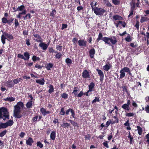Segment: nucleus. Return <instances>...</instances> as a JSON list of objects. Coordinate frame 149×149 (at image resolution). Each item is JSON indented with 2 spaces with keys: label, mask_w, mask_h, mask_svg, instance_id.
<instances>
[{
  "label": "nucleus",
  "mask_w": 149,
  "mask_h": 149,
  "mask_svg": "<svg viewBox=\"0 0 149 149\" xmlns=\"http://www.w3.org/2000/svg\"><path fill=\"white\" fill-rule=\"evenodd\" d=\"M112 1L115 5H118L120 4L119 0H112Z\"/></svg>",
  "instance_id": "46"
},
{
  "label": "nucleus",
  "mask_w": 149,
  "mask_h": 149,
  "mask_svg": "<svg viewBox=\"0 0 149 149\" xmlns=\"http://www.w3.org/2000/svg\"><path fill=\"white\" fill-rule=\"evenodd\" d=\"M102 36L103 35L102 33L101 32H100L98 35V38H97L96 41H97V42H98L100 40H102L105 42V41H104V39H105V38H107V37H102Z\"/></svg>",
  "instance_id": "20"
},
{
  "label": "nucleus",
  "mask_w": 149,
  "mask_h": 149,
  "mask_svg": "<svg viewBox=\"0 0 149 149\" xmlns=\"http://www.w3.org/2000/svg\"><path fill=\"white\" fill-rule=\"evenodd\" d=\"M78 45L80 46L86 47V45L87 41L83 39H80L78 41Z\"/></svg>",
  "instance_id": "12"
},
{
  "label": "nucleus",
  "mask_w": 149,
  "mask_h": 149,
  "mask_svg": "<svg viewBox=\"0 0 149 149\" xmlns=\"http://www.w3.org/2000/svg\"><path fill=\"white\" fill-rule=\"evenodd\" d=\"M24 8V5H22L20 6H19L17 8H16L15 7H13L12 8L13 10H14L13 12H15L17 11H22Z\"/></svg>",
  "instance_id": "21"
},
{
  "label": "nucleus",
  "mask_w": 149,
  "mask_h": 149,
  "mask_svg": "<svg viewBox=\"0 0 149 149\" xmlns=\"http://www.w3.org/2000/svg\"><path fill=\"white\" fill-rule=\"evenodd\" d=\"M43 66H41L40 65H39L38 64H36L35 66V67L36 68H37L39 69H41L42 68Z\"/></svg>",
  "instance_id": "62"
},
{
  "label": "nucleus",
  "mask_w": 149,
  "mask_h": 149,
  "mask_svg": "<svg viewBox=\"0 0 149 149\" xmlns=\"http://www.w3.org/2000/svg\"><path fill=\"white\" fill-rule=\"evenodd\" d=\"M112 122L111 120L107 121L106 124V127H107L111 124H112Z\"/></svg>",
  "instance_id": "55"
},
{
  "label": "nucleus",
  "mask_w": 149,
  "mask_h": 149,
  "mask_svg": "<svg viewBox=\"0 0 149 149\" xmlns=\"http://www.w3.org/2000/svg\"><path fill=\"white\" fill-rule=\"evenodd\" d=\"M71 113L72 117L74 118H75V113L74 110L73 109H72V110H71Z\"/></svg>",
  "instance_id": "61"
},
{
  "label": "nucleus",
  "mask_w": 149,
  "mask_h": 149,
  "mask_svg": "<svg viewBox=\"0 0 149 149\" xmlns=\"http://www.w3.org/2000/svg\"><path fill=\"white\" fill-rule=\"evenodd\" d=\"M113 20H121L123 19L122 17L118 15H115L113 16Z\"/></svg>",
  "instance_id": "24"
},
{
  "label": "nucleus",
  "mask_w": 149,
  "mask_h": 149,
  "mask_svg": "<svg viewBox=\"0 0 149 149\" xmlns=\"http://www.w3.org/2000/svg\"><path fill=\"white\" fill-rule=\"evenodd\" d=\"M136 4L135 3H133L131 5L130 10L134 11L135 8Z\"/></svg>",
  "instance_id": "57"
},
{
  "label": "nucleus",
  "mask_w": 149,
  "mask_h": 149,
  "mask_svg": "<svg viewBox=\"0 0 149 149\" xmlns=\"http://www.w3.org/2000/svg\"><path fill=\"white\" fill-rule=\"evenodd\" d=\"M56 137V132L55 131H52L50 135V137L51 139L54 140Z\"/></svg>",
  "instance_id": "25"
},
{
  "label": "nucleus",
  "mask_w": 149,
  "mask_h": 149,
  "mask_svg": "<svg viewBox=\"0 0 149 149\" xmlns=\"http://www.w3.org/2000/svg\"><path fill=\"white\" fill-rule=\"evenodd\" d=\"M121 107L124 109L127 110L128 111H129L130 109L129 106L125 104H124L123 105H122L121 106Z\"/></svg>",
  "instance_id": "34"
},
{
  "label": "nucleus",
  "mask_w": 149,
  "mask_h": 149,
  "mask_svg": "<svg viewBox=\"0 0 149 149\" xmlns=\"http://www.w3.org/2000/svg\"><path fill=\"white\" fill-rule=\"evenodd\" d=\"M56 49L57 50L61 51L62 49V46L60 45H56Z\"/></svg>",
  "instance_id": "50"
},
{
  "label": "nucleus",
  "mask_w": 149,
  "mask_h": 149,
  "mask_svg": "<svg viewBox=\"0 0 149 149\" xmlns=\"http://www.w3.org/2000/svg\"><path fill=\"white\" fill-rule=\"evenodd\" d=\"M82 77L84 78H90V75L89 72L87 70H84L82 74Z\"/></svg>",
  "instance_id": "11"
},
{
  "label": "nucleus",
  "mask_w": 149,
  "mask_h": 149,
  "mask_svg": "<svg viewBox=\"0 0 149 149\" xmlns=\"http://www.w3.org/2000/svg\"><path fill=\"white\" fill-rule=\"evenodd\" d=\"M24 8L23 10H22L21 12L19 13L18 14L17 16V17L18 18L21 19V15H25L26 14V9H25V7L24 6Z\"/></svg>",
  "instance_id": "14"
},
{
  "label": "nucleus",
  "mask_w": 149,
  "mask_h": 149,
  "mask_svg": "<svg viewBox=\"0 0 149 149\" xmlns=\"http://www.w3.org/2000/svg\"><path fill=\"white\" fill-rule=\"evenodd\" d=\"M137 128L138 133L139 135H141L142 133V129L140 126H138L137 127Z\"/></svg>",
  "instance_id": "37"
},
{
  "label": "nucleus",
  "mask_w": 149,
  "mask_h": 149,
  "mask_svg": "<svg viewBox=\"0 0 149 149\" xmlns=\"http://www.w3.org/2000/svg\"><path fill=\"white\" fill-rule=\"evenodd\" d=\"M32 101L31 100L29 101L26 104V106L27 109L30 108L32 107Z\"/></svg>",
  "instance_id": "30"
},
{
  "label": "nucleus",
  "mask_w": 149,
  "mask_h": 149,
  "mask_svg": "<svg viewBox=\"0 0 149 149\" xmlns=\"http://www.w3.org/2000/svg\"><path fill=\"white\" fill-rule=\"evenodd\" d=\"M67 121H70V123L74 127L77 126V127H79V124H78L75 121H73L72 120H70L69 119L67 120Z\"/></svg>",
  "instance_id": "31"
},
{
  "label": "nucleus",
  "mask_w": 149,
  "mask_h": 149,
  "mask_svg": "<svg viewBox=\"0 0 149 149\" xmlns=\"http://www.w3.org/2000/svg\"><path fill=\"white\" fill-rule=\"evenodd\" d=\"M56 13V10L55 9H54L50 12L49 16L50 17V19L51 21H53V19L55 17V15Z\"/></svg>",
  "instance_id": "9"
},
{
  "label": "nucleus",
  "mask_w": 149,
  "mask_h": 149,
  "mask_svg": "<svg viewBox=\"0 0 149 149\" xmlns=\"http://www.w3.org/2000/svg\"><path fill=\"white\" fill-rule=\"evenodd\" d=\"M125 69H126V72H127L128 73V74L130 75H131L132 74L131 73V71L130 70L129 68L127 67H125Z\"/></svg>",
  "instance_id": "56"
},
{
  "label": "nucleus",
  "mask_w": 149,
  "mask_h": 149,
  "mask_svg": "<svg viewBox=\"0 0 149 149\" xmlns=\"http://www.w3.org/2000/svg\"><path fill=\"white\" fill-rule=\"evenodd\" d=\"M84 138L86 140H90L91 138V135L90 134H88L87 135L85 136Z\"/></svg>",
  "instance_id": "52"
},
{
  "label": "nucleus",
  "mask_w": 149,
  "mask_h": 149,
  "mask_svg": "<svg viewBox=\"0 0 149 149\" xmlns=\"http://www.w3.org/2000/svg\"><path fill=\"white\" fill-rule=\"evenodd\" d=\"M145 111H146L147 113H149V105H147L145 107Z\"/></svg>",
  "instance_id": "64"
},
{
  "label": "nucleus",
  "mask_w": 149,
  "mask_h": 149,
  "mask_svg": "<svg viewBox=\"0 0 149 149\" xmlns=\"http://www.w3.org/2000/svg\"><path fill=\"white\" fill-rule=\"evenodd\" d=\"M9 118V113L7 108L3 107L0 108V118L5 120Z\"/></svg>",
  "instance_id": "2"
},
{
  "label": "nucleus",
  "mask_w": 149,
  "mask_h": 149,
  "mask_svg": "<svg viewBox=\"0 0 149 149\" xmlns=\"http://www.w3.org/2000/svg\"><path fill=\"white\" fill-rule=\"evenodd\" d=\"M37 146L40 148H42L43 146V144L40 141L38 142L37 143Z\"/></svg>",
  "instance_id": "51"
},
{
  "label": "nucleus",
  "mask_w": 149,
  "mask_h": 149,
  "mask_svg": "<svg viewBox=\"0 0 149 149\" xmlns=\"http://www.w3.org/2000/svg\"><path fill=\"white\" fill-rule=\"evenodd\" d=\"M125 67H124L122 68L121 70L120 71V77L119 79H122L124 78L125 76V72H126V71Z\"/></svg>",
  "instance_id": "10"
},
{
  "label": "nucleus",
  "mask_w": 149,
  "mask_h": 149,
  "mask_svg": "<svg viewBox=\"0 0 149 149\" xmlns=\"http://www.w3.org/2000/svg\"><path fill=\"white\" fill-rule=\"evenodd\" d=\"M5 100L10 102L13 101L15 100V98L12 97H9L5 99Z\"/></svg>",
  "instance_id": "43"
},
{
  "label": "nucleus",
  "mask_w": 149,
  "mask_h": 149,
  "mask_svg": "<svg viewBox=\"0 0 149 149\" xmlns=\"http://www.w3.org/2000/svg\"><path fill=\"white\" fill-rule=\"evenodd\" d=\"M53 64L52 63H49L47 64L46 66V68L48 70H50L51 68H52L53 67Z\"/></svg>",
  "instance_id": "36"
},
{
  "label": "nucleus",
  "mask_w": 149,
  "mask_h": 149,
  "mask_svg": "<svg viewBox=\"0 0 149 149\" xmlns=\"http://www.w3.org/2000/svg\"><path fill=\"white\" fill-rule=\"evenodd\" d=\"M24 107V104L22 102H18L14 106L13 116L15 118H19L22 117L23 115L20 114L21 109Z\"/></svg>",
  "instance_id": "1"
},
{
  "label": "nucleus",
  "mask_w": 149,
  "mask_h": 149,
  "mask_svg": "<svg viewBox=\"0 0 149 149\" xmlns=\"http://www.w3.org/2000/svg\"><path fill=\"white\" fill-rule=\"evenodd\" d=\"M111 66L112 65L111 64H106V65L104 66L103 67L104 70L106 71H108Z\"/></svg>",
  "instance_id": "26"
},
{
  "label": "nucleus",
  "mask_w": 149,
  "mask_h": 149,
  "mask_svg": "<svg viewBox=\"0 0 149 149\" xmlns=\"http://www.w3.org/2000/svg\"><path fill=\"white\" fill-rule=\"evenodd\" d=\"M48 44H46L44 42H41L39 44V46L43 50H46L47 48Z\"/></svg>",
  "instance_id": "19"
},
{
  "label": "nucleus",
  "mask_w": 149,
  "mask_h": 149,
  "mask_svg": "<svg viewBox=\"0 0 149 149\" xmlns=\"http://www.w3.org/2000/svg\"><path fill=\"white\" fill-rule=\"evenodd\" d=\"M103 144L104 146L106 147L107 148H109V146L108 144V141H105L104 142H103Z\"/></svg>",
  "instance_id": "59"
},
{
  "label": "nucleus",
  "mask_w": 149,
  "mask_h": 149,
  "mask_svg": "<svg viewBox=\"0 0 149 149\" xmlns=\"http://www.w3.org/2000/svg\"><path fill=\"white\" fill-rule=\"evenodd\" d=\"M95 84L93 82H91L88 86L89 90L85 93H88L89 91H91L94 88Z\"/></svg>",
  "instance_id": "22"
},
{
  "label": "nucleus",
  "mask_w": 149,
  "mask_h": 149,
  "mask_svg": "<svg viewBox=\"0 0 149 149\" xmlns=\"http://www.w3.org/2000/svg\"><path fill=\"white\" fill-rule=\"evenodd\" d=\"M78 41V38H73L72 40V42L73 43V44H76L77 43V41Z\"/></svg>",
  "instance_id": "58"
},
{
  "label": "nucleus",
  "mask_w": 149,
  "mask_h": 149,
  "mask_svg": "<svg viewBox=\"0 0 149 149\" xmlns=\"http://www.w3.org/2000/svg\"><path fill=\"white\" fill-rule=\"evenodd\" d=\"M134 114L133 113H127L125 114L126 116L132 117L134 116Z\"/></svg>",
  "instance_id": "49"
},
{
  "label": "nucleus",
  "mask_w": 149,
  "mask_h": 149,
  "mask_svg": "<svg viewBox=\"0 0 149 149\" xmlns=\"http://www.w3.org/2000/svg\"><path fill=\"white\" fill-rule=\"evenodd\" d=\"M54 52L56 53V54L55 55L56 58L58 59H59L62 56L61 53V52H58L57 51Z\"/></svg>",
  "instance_id": "33"
},
{
  "label": "nucleus",
  "mask_w": 149,
  "mask_h": 149,
  "mask_svg": "<svg viewBox=\"0 0 149 149\" xmlns=\"http://www.w3.org/2000/svg\"><path fill=\"white\" fill-rule=\"evenodd\" d=\"M13 123L14 122L12 120H9L5 123H2L0 124V129L6 128L8 126H11Z\"/></svg>",
  "instance_id": "5"
},
{
  "label": "nucleus",
  "mask_w": 149,
  "mask_h": 149,
  "mask_svg": "<svg viewBox=\"0 0 149 149\" xmlns=\"http://www.w3.org/2000/svg\"><path fill=\"white\" fill-rule=\"evenodd\" d=\"M96 70L97 71L100 76V80L101 81H103L104 77V74L102 71L98 69H97Z\"/></svg>",
  "instance_id": "8"
},
{
  "label": "nucleus",
  "mask_w": 149,
  "mask_h": 149,
  "mask_svg": "<svg viewBox=\"0 0 149 149\" xmlns=\"http://www.w3.org/2000/svg\"><path fill=\"white\" fill-rule=\"evenodd\" d=\"M22 80L21 78L14 79L13 80V84H16L19 83V82Z\"/></svg>",
  "instance_id": "38"
},
{
  "label": "nucleus",
  "mask_w": 149,
  "mask_h": 149,
  "mask_svg": "<svg viewBox=\"0 0 149 149\" xmlns=\"http://www.w3.org/2000/svg\"><path fill=\"white\" fill-rule=\"evenodd\" d=\"M125 40L128 42H131L132 41V39L131 38L130 35L128 34L127 37L125 38Z\"/></svg>",
  "instance_id": "47"
},
{
  "label": "nucleus",
  "mask_w": 149,
  "mask_h": 149,
  "mask_svg": "<svg viewBox=\"0 0 149 149\" xmlns=\"http://www.w3.org/2000/svg\"><path fill=\"white\" fill-rule=\"evenodd\" d=\"M105 43V44H107L109 45H110V41L111 43V45L112 47V48H113V45H116L117 42V40L116 39V38L115 36H113L110 38L107 37V38H105L104 39Z\"/></svg>",
  "instance_id": "3"
},
{
  "label": "nucleus",
  "mask_w": 149,
  "mask_h": 149,
  "mask_svg": "<svg viewBox=\"0 0 149 149\" xmlns=\"http://www.w3.org/2000/svg\"><path fill=\"white\" fill-rule=\"evenodd\" d=\"M45 80L44 78L41 80L37 79L36 80V82L41 85H43L45 84Z\"/></svg>",
  "instance_id": "27"
},
{
  "label": "nucleus",
  "mask_w": 149,
  "mask_h": 149,
  "mask_svg": "<svg viewBox=\"0 0 149 149\" xmlns=\"http://www.w3.org/2000/svg\"><path fill=\"white\" fill-rule=\"evenodd\" d=\"M49 89L48 91L49 93H52L54 91V87L52 85H50L49 86Z\"/></svg>",
  "instance_id": "40"
},
{
  "label": "nucleus",
  "mask_w": 149,
  "mask_h": 149,
  "mask_svg": "<svg viewBox=\"0 0 149 149\" xmlns=\"http://www.w3.org/2000/svg\"><path fill=\"white\" fill-rule=\"evenodd\" d=\"M121 89H122L123 92L125 93H129V91L127 86L125 85H124L122 86L119 87Z\"/></svg>",
  "instance_id": "16"
},
{
  "label": "nucleus",
  "mask_w": 149,
  "mask_h": 149,
  "mask_svg": "<svg viewBox=\"0 0 149 149\" xmlns=\"http://www.w3.org/2000/svg\"><path fill=\"white\" fill-rule=\"evenodd\" d=\"M40 111L41 113H42L43 115L44 116L46 115L45 113L46 111V109H45L42 107V108L40 109Z\"/></svg>",
  "instance_id": "39"
},
{
  "label": "nucleus",
  "mask_w": 149,
  "mask_h": 149,
  "mask_svg": "<svg viewBox=\"0 0 149 149\" xmlns=\"http://www.w3.org/2000/svg\"><path fill=\"white\" fill-rule=\"evenodd\" d=\"M75 95V96H77L78 97H81L82 96L83 94L84 95H85L86 96H88L89 95V94H78V95L77 94H74Z\"/></svg>",
  "instance_id": "53"
},
{
  "label": "nucleus",
  "mask_w": 149,
  "mask_h": 149,
  "mask_svg": "<svg viewBox=\"0 0 149 149\" xmlns=\"http://www.w3.org/2000/svg\"><path fill=\"white\" fill-rule=\"evenodd\" d=\"M134 26L136 28L137 30H139V22L138 20H136Z\"/></svg>",
  "instance_id": "44"
},
{
  "label": "nucleus",
  "mask_w": 149,
  "mask_h": 149,
  "mask_svg": "<svg viewBox=\"0 0 149 149\" xmlns=\"http://www.w3.org/2000/svg\"><path fill=\"white\" fill-rule=\"evenodd\" d=\"M33 142V139L31 137H29L28 139L26 140V145L29 146H31Z\"/></svg>",
  "instance_id": "17"
},
{
  "label": "nucleus",
  "mask_w": 149,
  "mask_h": 149,
  "mask_svg": "<svg viewBox=\"0 0 149 149\" xmlns=\"http://www.w3.org/2000/svg\"><path fill=\"white\" fill-rule=\"evenodd\" d=\"M6 84L8 87L10 88H11L14 86V84L12 81L11 79L8 80V81L6 82Z\"/></svg>",
  "instance_id": "18"
},
{
  "label": "nucleus",
  "mask_w": 149,
  "mask_h": 149,
  "mask_svg": "<svg viewBox=\"0 0 149 149\" xmlns=\"http://www.w3.org/2000/svg\"><path fill=\"white\" fill-rule=\"evenodd\" d=\"M33 36L36 38H37L36 39H34V40L36 41L39 42H42V39L41 38V36L38 34H33Z\"/></svg>",
  "instance_id": "15"
},
{
  "label": "nucleus",
  "mask_w": 149,
  "mask_h": 149,
  "mask_svg": "<svg viewBox=\"0 0 149 149\" xmlns=\"http://www.w3.org/2000/svg\"><path fill=\"white\" fill-rule=\"evenodd\" d=\"M7 131L5 130L0 133V137H2L4 136L7 132Z\"/></svg>",
  "instance_id": "41"
},
{
  "label": "nucleus",
  "mask_w": 149,
  "mask_h": 149,
  "mask_svg": "<svg viewBox=\"0 0 149 149\" xmlns=\"http://www.w3.org/2000/svg\"><path fill=\"white\" fill-rule=\"evenodd\" d=\"M30 56L29 53L27 52H26L24 53V55L20 54H18L17 57L25 61H28L30 58Z\"/></svg>",
  "instance_id": "7"
},
{
  "label": "nucleus",
  "mask_w": 149,
  "mask_h": 149,
  "mask_svg": "<svg viewBox=\"0 0 149 149\" xmlns=\"http://www.w3.org/2000/svg\"><path fill=\"white\" fill-rule=\"evenodd\" d=\"M65 62L67 63V65H68V64H70L72 63V61L69 58H67L65 60Z\"/></svg>",
  "instance_id": "42"
},
{
  "label": "nucleus",
  "mask_w": 149,
  "mask_h": 149,
  "mask_svg": "<svg viewBox=\"0 0 149 149\" xmlns=\"http://www.w3.org/2000/svg\"><path fill=\"white\" fill-rule=\"evenodd\" d=\"M64 109L63 107L61 108V111L60 112V114L61 115L64 116L65 115V112L64 111Z\"/></svg>",
  "instance_id": "45"
},
{
  "label": "nucleus",
  "mask_w": 149,
  "mask_h": 149,
  "mask_svg": "<svg viewBox=\"0 0 149 149\" xmlns=\"http://www.w3.org/2000/svg\"><path fill=\"white\" fill-rule=\"evenodd\" d=\"M129 121L127 120V121L124 124V125L126 126H127L126 128L127 130H130L131 128L130 127V124L129 123Z\"/></svg>",
  "instance_id": "32"
},
{
  "label": "nucleus",
  "mask_w": 149,
  "mask_h": 149,
  "mask_svg": "<svg viewBox=\"0 0 149 149\" xmlns=\"http://www.w3.org/2000/svg\"><path fill=\"white\" fill-rule=\"evenodd\" d=\"M119 23L121 24V25L123 27H125L126 23L125 22L119 21Z\"/></svg>",
  "instance_id": "54"
},
{
  "label": "nucleus",
  "mask_w": 149,
  "mask_h": 149,
  "mask_svg": "<svg viewBox=\"0 0 149 149\" xmlns=\"http://www.w3.org/2000/svg\"><path fill=\"white\" fill-rule=\"evenodd\" d=\"M67 27V25L66 24H63L62 25L61 29L63 30L64 29L66 28Z\"/></svg>",
  "instance_id": "63"
},
{
  "label": "nucleus",
  "mask_w": 149,
  "mask_h": 149,
  "mask_svg": "<svg viewBox=\"0 0 149 149\" xmlns=\"http://www.w3.org/2000/svg\"><path fill=\"white\" fill-rule=\"evenodd\" d=\"M32 59L33 62H36L37 61H39L40 60V58L38 57H37L35 55L33 56L32 58Z\"/></svg>",
  "instance_id": "35"
},
{
  "label": "nucleus",
  "mask_w": 149,
  "mask_h": 149,
  "mask_svg": "<svg viewBox=\"0 0 149 149\" xmlns=\"http://www.w3.org/2000/svg\"><path fill=\"white\" fill-rule=\"evenodd\" d=\"M89 53L90 57L91 58H94V55L95 53V49L94 48H91L89 51Z\"/></svg>",
  "instance_id": "13"
},
{
  "label": "nucleus",
  "mask_w": 149,
  "mask_h": 149,
  "mask_svg": "<svg viewBox=\"0 0 149 149\" xmlns=\"http://www.w3.org/2000/svg\"><path fill=\"white\" fill-rule=\"evenodd\" d=\"M61 126L63 128H68L70 126V124L68 123H63L61 124Z\"/></svg>",
  "instance_id": "28"
},
{
  "label": "nucleus",
  "mask_w": 149,
  "mask_h": 149,
  "mask_svg": "<svg viewBox=\"0 0 149 149\" xmlns=\"http://www.w3.org/2000/svg\"><path fill=\"white\" fill-rule=\"evenodd\" d=\"M1 20L2 22L5 24L7 23H8V20L5 17H3L2 18Z\"/></svg>",
  "instance_id": "48"
},
{
  "label": "nucleus",
  "mask_w": 149,
  "mask_h": 149,
  "mask_svg": "<svg viewBox=\"0 0 149 149\" xmlns=\"http://www.w3.org/2000/svg\"><path fill=\"white\" fill-rule=\"evenodd\" d=\"M1 31L3 33V34L1 36V41L3 44H4L6 43L5 40L7 39L6 37L10 40H12L14 39V37L12 34H9L6 32H3L2 30Z\"/></svg>",
  "instance_id": "4"
},
{
  "label": "nucleus",
  "mask_w": 149,
  "mask_h": 149,
  "mask_svg": "<svg viewBox=\"0 0 149 149\" xmlns=\"http://www.w3.org/2000/svg\"><path fill=\"white\" fill-rule=\"evenodd\" d=\"M104 5L107 7H111L112 5L108 0H104Z\"/></svg>",
  "instance_id": "29"
},
{
  "label": "nucleus",
  "mask_w": 149,
  "mask_h": 149,
  "mask_svg": "<svg viewBox=\"0 0 149 149\" xmlns=\"http://www.w3.org/2000/svg\"><path fill=\"white\" fill-rule=\"evenodd\" d=\"M94 13L97 15L102 16L106 12V10L104 8L95 7L94 10Z\"/></svg>",
  "instance_id": "6"
},
{
  "label": "nucleus",
  "mask_w": 149,
  "mask_h": 149,
  "mask_svg": "<svg viewBox=\"0 0 149 149\" xmlns=\"http://www.w3.org/2000/svg\"><path fill=\"white\" fill-rule=\"evenodd\" d=\"M146 15H145V16H141V18L140 20V22L141 23L144 22H147L149 21V18L147 17H146Z\"/></svg>",
  "instance_id": "23"
},
{
  "label": "nucleus",
  "mask_w": 149,
  "mask_h": 149,
  "mask_svg": "<svg viewBox=\"0 0 149 149\" xmlns=\"http://www.w3.org/2000/svg\"><path fill=\"white\" fill-rule=\"evenodd\" d=\"M15 27H17L19 25V23L18 21V20L16 19H15Z\"/></svg>",
  "instance_id": "60"
}]
</instances>
